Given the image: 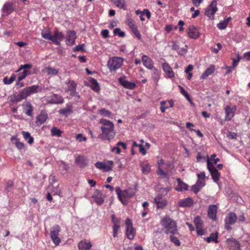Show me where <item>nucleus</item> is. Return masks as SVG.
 <instances>
[{"label":"nucleus","mask_w":250,"mask_h":250,"mask_svg":"<svg viewBox=\"0 0 250 250\" xmlns=\"http://www.w3.org/2000/svg\"><path fill=\"white\" fill-rule=\"evenodd\" d=\"M31 74L30 72L27 70H24L22 72H20L18 75V82L17 84H19V83L24 79L26 77Z\"/></svg>","instance_id":"nucleus-34"},{"label":"nucleus","mask_w":250,"mask_h":250,"mask_svg":"<svg viewBox=\"0 0 250 250\" xmlns=\"http://www.w3.org/2000/svg\"><path fill=\"white\" fill-rule=\"evenodd\" d=\"M76 138L80 142H82L83 141H85L86 140V138L83 136L82 134H78Z\"/></svg>","instance_id":"nucleus-61"},{"label":"nucleus","mask_w":250,"mask_h":250,"mask_svg":"<svg viewBox=\"0 0 250 250\" xmlns=\"http://www.w3.org/2000/svg\"><path fill=\"white\" fill-rule=\"evenodd\" d=\"M99 113L104 117L112 118L113 114L111 111L106 109L105 108H102L98 110Z\"/></svg>","instance_id":"nucleus-39"},{"label":"nucleus","mask_w":250,"mask_h":250,"mask_svg":"<svg viewBox=\"0 0 250 250\" xmlns=\"http://www.w3.org/2000/svg\"><path fill=\"white\" fill-rule=\"evenodd\" d=\"M207 168L213 181L217 183L219 180L220 174L208 159L207 160Z\"/></svg>","instance_id":"nucleus-7"},{"label":"nucleus","mask_w":250,"mask_h":250,"mask_svg":"<svg viewBox=\"0 0 250 250\" xmlns=\"http://www.w3.org/2000/svg\"><path fill=\"white\" fill-rule=\"evenodd\" d=\"M218 232H216L215 233H211L210 236L208 237L205 238V239L208 242L210 243L211 241L217 243L218 241Z\"/></svg>","instance_id":"nucleus-33"},{"label":"nucleus","mask_w":250,"mask_h":250,"mask_svg":"<svg viewBox=\"0 0 250 250\" xmlns=\"http://www.w3.org/2000/svg\"><path fill=\"white\" fill-rule=\"evenodd\" d=\"M21 133L23 135V138L28 142V144L32 145L33 143L34 139L31 136L29 132L22 131Z\"/></svg>","instance_id":"nucleus-37"},{"label":"nucleus","mask_w":250,"mask_h":250,"mask_svg":"<svg viewBox=\"0 0 250 250\" xmlns=\"http://www.w3.org/2000/svg\"><path fill=\"white\" fill-rule=\"evenodd\" d=\"M92 198L94 199L96 204L99 205L103 204L104 202L103 195L102 193L98 190H96L95 192L92 195Z\"/></svg>","instance_id":"nucleus-20"},{"label":"nucleus","mask_w":250,"mask_h":250,"mask_svg":"<svg viewBox=\"0 0 250 250\" xmlns=\"http://www.w3.org/2000/svg\"><path fill=\"white\" fill-rule=\"evenodd\" d=\"M111 1L117 7L125 10L126 9V5L125 0H111Z\"/></svg>","instance_id":"nucleus-32"},{"label":"nucleus","mask_w":250,"mask_h":250,"mask_svg":"<svg viewBox=\"0 0 250 250\" xmlns=\"http://www.w3.org/2000/svg\"><path fill=\"white\" fill-rule=\"evenodd\" d=\"M125 235L129 240H133L136 235V230L133 227V224L131 220L127 218L125 220Z\"/></svg>","instance_id":"nucleus-6"},{"label":"nucleus","mask_w":250,"mask_h":250,"mask_svg":"<svg viewBox=\"0 0 250 250\" xmlns=\"http://www.w3.org/2000/svg\"><path fill=\"white\" fill-rule=\"evenodd\" d=\"M32 67V65L30 63H26L23 65H21L19 68V69L17 70V71H20L22 69L27 70L28 69H30Z\"/></svg>","instance_id":"nucleus-56"},{"label":"nucleus","mask_w":250,"mask_h":250,"mask_svg":"<svg viewBox=\"0 0 250 250\" xmlns=\"http://www.w3.org/2000/svg\"><path fill=\"white\" fill-rule=\"evenodd\" d=\"M188 47L187 45H185L184 47L181 48L178 51V53L179 55H184L188 52Z\"/></svg>","instance_id":"nucleus-58"},{"label":"nucleus","mask_w":250,"mask_h":250,"mask_svg":"<svg viewBox=\"0 0 250 250\" xmlns=\"http://www.w3.org/2000/svg\"><path fill=\"white\" fill-rule=\"evenodd\" d=\"M120 225H113V236L114 237H116L118 235V232L120 229Z\"/></svg>","instance_id":"nucleus-55"},{"label":"nucleus","mask_w":250,"mask_h":250,"mask_svg":"<svg viewBox=\"0 0 250 250\" xmlns=\"http://www.w3.org/2000/svg\"><path fill=\"white\" fill-rule=\"evenodd\" d=\"M41 34L42 37L45 39H47L50 41H51V40L52 39V36L51 35L50 32L49 30H42Z\"/></svg>","instance_id":"nucleus-47"},{"label":"nucleus","mask_w":250,"mask_h":250,"mask_svg":"<svg viewBox=\"0 0 250 250\" xmlns=\"http://www.w3.org/2000/svg\"><path fill=\"white\" fill-rule=\"evenodd\" d=\"M15 80V76L13 75H12L9 79H8L7 77L4 78L3 80V82L5 84H10L12 83Z\"/></svg>","instance_id":"nucleus-48"},{"label":"nucleus","mask_w":250,"mask_h":250,"mask_svg":"<svg viewBox=\"0 0 250 250\" xmlns=\"http://www.w3.org/2000/svg\"><path fill=\"white\" fill-rule=\"evenodd\" d=\"M154 202L157 208H163L167 204L166 198L162 194H159L154 198Z\"/></svg>","instance_id":"nucleus-14"},{"label":"nucleus","mask_w":250,"mask_h":250,"mask_svg":"<svg viewBox=\"0 0 250 250\" xmlns=\"http://www.w3.org/2000/svg\"><path fill=\"white\" fill-rule=\"evenodd\" d=\"M228 247L231 250H240V245L238 241L235 238H228L226 241Z\"/></svg>","instance_id":"nucleus-12"},{"label":"nucleus","mask_w":250,"mask_h":250,"mask_svg":"<svg viewBox=\"0 0 250 250\" xmlns=\"http://www.w3.org/2000/svg\"><path fill=\"white\" fill-rule=\"evenodd\" d=\"M177 181L178 184L175 188V190L176 191L183 192L188 190V186L187 184L182 181L180 178H177Z\"/></svg>","instance_id":"nucleus-24"},{"label":"nucleus","mask_w":250,"mask_h":250,"mask_svg":"<svg viewBox=\"0 0 250 250\" xmlns=\"http://www.w3.org/2000/svg\"><path fill=\"white\" fill-rule=\"evenodd\" d=\"M90 83L91 84V88L95 92H98L99 91L100 86L96 79L91 78L90 80Z\"/></svg>","instance_id":"nucleus-36"},{"label":"nucleus","mask_w":250,"mask_h":250,"mask_svg":"<svg viewBox=\"0 0 250 250\" xmlns=\"http://www.w3.org/2000/svg\"><path fill=\"white\" fill-rule=\"evenodd\" d=\"M157 164L158 165V167L157 173L160 176H161L162 178H167L168 177L167 173L164 171L163 170L162 168L161 167V166L162 165L164 164V160L161 159L158 160Z\"/></svg>","instance_id":"nucleus-26"},{"label":"nucleus","mask_w":250,"mask_h":250,"mask_svg":"<svg viewBox=\"0 0 250 250\" xmlns=\"http://www.w3.org/2000/svg\"><path fill=\"white\" fill-rule=\"evenodd\" d=\"M111 219H112V221L113 223V225H116L117 226L120 225H119V222H120L118 218H116L114 214L111 215Z\"/></svg>","instance_id":"nucleus-64"},{"label":"nucleus","mask_w":250,"mask_h":250,"mask_svg":"<svg viewBox=\"0 0 250 250\" xmlns=\"http://www.w3.org/2000/svg\"><path fill=\"white\" fill-rule=\"evenodd\" d=\"M33 108L29 102H26L24 108V112L28 116L32 117Z\"/></svg>","instance_id":"nucleus-31"},{"label":"nucleus","mask_w":250,"mask_h":250,"mask_svg":"<svg viewBox=\"0 0 250 250\" xmlns=\"http://www.w3.org/2000/svg\"><path fill=\"white\" fill-rule=\"evenodd\" d=\"M217 211V207L215 205H209L208 211V217L212 220L214 221L216 219V213Z\"/></svg>","instance_id":"nucleus-19"},{"label":"nucleus","mask_w":250,"mask_h":250,"mask_svg":"<svg viewBox=\"0 0 250 250\" xmlns=\"http://www.w3.org/2000/svg\"><path fill=\"white\" fill-rule=\"evenodd\" d=\"M52 39L51 40L56 45H59L60 42L64 38L63 34L61 32L56 30L54 32L53 36H52Z\"/></svg>","instance_id":"nucleus-17"},{"label":"nucleus","mask_w":250,"mask_h":250,"mask_svg":"<svg viewBox=\"0 0 250 250\" xmlns=\"http://www.w3.org/2000/svg\"><path fill=\"white\" fill-rule=\"evenodd\" d=\"M47 118L48 115L46 112L42 111L36 118V124L38 125H41L45 122Z\"/></svg>","instance_id":"nucleus-21"},{"label":"nucleus","mask_w":250,"mask_h":250,"mask_svg":"<svg viewBox=\"0 0 250 250\" xmlns=\"http://www.w3.org/2000/svg\"><path fill=\"white\" fill-rule=\"evenodd\" d=\"M237 220V216L233 212H230L226 217L225 220V228L227 230L231 229L230 225H233Z\"/></svg>","instance_id":"nucleus-9"},{"label":"nucleus","mask_w":250,"mask_h":250,"mask_svg":"<svg viewBox=\"0 0 250 250\" xmlns=\"http://www.w3.org/2000/svg\"><path fill=\"white\" fill-rule=\"evenodd\" d=\"M76 33L74 31H69L67 32L66 44L72 46L74 44L76 39Z\"/></svg>","instance_id":"nucleus-16"},{"label":"nucleus","mask_w":250,"mask_h":250,"mask_svg":"<svg viewBox=\"0 0 250 250\" xmlns=\"http://www.w3.org/2000/svg\"><path fill=\"white\" fill-rule=\"evenodd\" d=\"M124 58L120 57H113L109 59L107 66L110 72L116 71L123 65Z\"/></svg>","instance_id":"nucleus-4"},{"label":"nucleus","mask_w":250,"mask_h":250,"mask_svg":"<svg viewBox=\"0 0 250 250\" xmlns=\"http://www.w3.org/2000/svg\"><path fill=\"white\" fill-rule=\"evenodd\" d=\"M215 157H216V154H213L211 155L210 158V160L213 162V163H212L213 164V165L216 164L218 162H219L220 160L219 158H216Z\"/></svg>","instance_id":"nucleus-63"},{"label":"nucleus","mask_w":250,"mask_h":250,"mask_svg":"<svg viewBox=\"0 0 250 250\" xmlns=\"http://www.w3.org/2000/svg\"><path fill=\"white\" fill-rule=\"evenodd\" d=\"M46 100L47 103L48 104H61L64 101L62 96L56 94H52L50 96H48Z\"/></svg>","instance_id":"nucleus-10"},{"label":"nucleus","mask_w":250,"mask_h":250,"mask_svg":"<svg viewBox=\"0 0 250 250\" xmlns=\"http://www.w3.org/2000/svg\"><path fill=\"white\" fill-rule=\"evenodd\" d=\"M88 160L87 158L81 155H78L75 160V164L82 168L85 167L88 164Z\"/></svg>","instance_id":"nucleus-13"},{"label":"nucleus","mask_w":250,"mask_h":250,"mask_svg":"<svg viewBox=\"0 0 250 250\" xmlns=\"http://www.w3.org/2000/svg\"><path fill=\"white\" fill-rule=\"evenodd\" d=\"M43 72L46 73L48 75H57L58 73V70L56 69L47 67L43 70Z\"/></svg>","instance_id":"nucleus-40"},{"label":"nucleus","mask_w":250,"mask_h":250,"mask_svg":"<svg viewBox=\"0 0 250 250\" xmlns=\"http://www.w3.org/2000/svg\"><path fill=\"white\" fill-rule=\"evenodd\" d=\"M135 194V191L131 188L124 190L122 191V199L124 201V199L125 198H130L133 196Z\"/></svg>","instance_id":"nucleus-29"},{"label":"nucleus","mask_w":250,"mask_h":250,"mask_svg":"<svg viewBox=\"0 0 250 250\" xmlns=\"http://www.w3.org/2000/svg\"><path fill=\"white\" fill-rule=\"evenodd\" d=\"M194 222L196 225V227L198 226L199 228L201 227L202 223V220L199 216H197L194 218Z\"/></svg>","instance_id":"nucleus-57"},{"label":"nucleus","mask_w":250,"mask_h":250,"mask_svg":"<svg viewBox=\"0 0 250 250\" xmlns=\"http://www.w3.org/2000/svg\"><path fill=\"white\" fill-rule=\"evenodd\" d=\"M142 170L143 173L147 174L150 170V167L148 164L144 163L141 165Z\"/></svg>","instance_id":"nucleus-46"},{"label":"nucleus","mask_w":250,"mask_h":250,"mask_svg":"<svg viewBox=\"0 0 250 250\" xmlns=\"http://www.w3.org/2000/svg\"><path fill=\"white\" fill-rule=\"evenodd\" d=\"M95 166L97 168L100 170H103V169H104V168L105 167V164L104 163L100 162H97V163H96Z\"/></svg>","instance_id":"nucleus-59"},{"label":"nucleus","mask_w":250,"mask_h":250,"mask_svg":"<svg viewBox=\"0 0 250 250\" xmlns=\"http://www.w3.org/2000/svg\"><path fill=\"white\" fill-rule=\"evenodd\" d=\"M72 106L70 104H67L66 107L59 110V112L61 114L63 115H67L72 112Z\"/></svg>","instance_id":"nucleus-41"},{"label":"nucleus","mask_w":250,"mask_h":250,"mask_svg":"<svg viewBox=\"0 0 250 250\" xmlns=\"http://www.w3.org/2000/svg\"><path fill=\"white\" fill-rule=\"evenodd\" d=\"M217 4V2L216 0H213L205 11V15L208 16L211 20L214 19V15L218 10Z\"/></svg>","instance_id":"nucleus-8"},{"label":"nucleus","mask_w":250,"mask_h":250,"mask_svg":"<svg viewBox=\"0 0 250 250\" xmlns=\"http://www.w3.org/2000/svg\"><path fill=\"white\" fill-rule=\"evenodd\" d=\"M161 224L163 227L164 232L166 234L179 235L176 223L169 217L166 216L163 218L161 220Z\"/></svg>","instance_id":"nucleus-3"},{"label":"nucleus","mask_w":250,"mask_h":250,"mask_svg":"<svg viewBox=\"0 0 250 250\" xmlns=\"http://www.w3.org/2000/svg\"><path fill=\"white\" fill-rule=\"evenodd\" d=\"M142 15H145L147 19H149L151 18V13L147 9H144Z\"/></svg>","instance_id":"nucleus-62"},{"label":"nucleus","mask_w":250,"mask_h":250,"mask_svg":"<svg viewBox=\"0 0 250 250\" xmlns=\"http://www.w3.org/2000/svg\"><path fill=\"white\" fill-rule=\"evenodd\" d=\"M84 45V44H79V45L76 46L73 48V51H75V52L80 51H83L84 50V49H83Z\"/></svg>","instance_id":"nucleus-60"},{"label":"nucleus","mask_w":250,"mask_h":250,"mask_svg":"<svg viewBox=\"0 0 250 250\" xmlns=\"http://www.w3.org/2000/svg\"><path fill=\"white\" fill-rule=\"evenodd\" d=\"M51 135L53 136L60 137L62 132L56 127H53L51 130Z\"/></svg>","instance_id":"nucleus-44"},{"label":"nucleus","mask_w":250,"mask_h":250,"mask_svg":"<svg viewBox=\"0 0 250 250\" xmlns=\"http://www.w3.org/2000/svg\"><path fill=\"white\" fill-rule=\"evenodd\" d=\"M78 248L80 250H90L92 247V244L90 242H85L81 241L78 244Z\"/></svg>","instance_id":"nucleus-30"},{"label":"nucleus","mask_w":250,"mask_h":250,"mask_svg":"<svg viewBox=\"0 0 250 250\" xmlns=\"http://www.w3.org/2000/svg\"><path fill=\"white\" fill-rule=\"evenodd\" d=\"M230 18L229 17L226 19H225L223 21H220L217 24V27L221 30H224L226 29L228 25L229 21Z\"/></svg>","instance_id":"nucleus-42"},{"label":"nucleus","mask_w":250,"mask_h":250,"mask_svg":"<svg viewBox=\"0 0 250 250\" xmlns=\"http://www.w3.org/2000/svg\"><path fill=\"white\" fill-rule=\"evenodd\" d=\"M142 62L145 67L149 69H152L153 67V62L146 55H144L142 56Z\"/></svg>","instance_id":"nucleus-25"},{"label":"nucleus","mask_w":250,"mask_h":250,"mask_svg":"<svg viewBox=\"0 0 250 250\" xmlns=\"http://www.w3.org/2000/svg\"><path fill=\"white\" fill-rule=\"evenodd\" d=\"M114 34L118 35L120 37H124L125 36V33L121 30L120 28H115L113 31Z\"/></svg>","instance_id":"nucleus-52"},{"label":"nucleus","mask_w":250,"mask_h":250,"mask_svg":"<svg viewBox=\"0 0 250 250\" xmlns=\"http://www.w3.org/2000/svg\"><path fill=\"white\" fill-rule=\"evenodd\" d=\"M2 10L4 13H6L8 14H11L13 11L12 4L9 2L5 3L3 6Z\"/></svg>","instance_id":"nucleus-35"},{"label":"nucleus","mask_w":250,"mask_h":250,"mask_svg":"<svg viewBox=\"0 0 250 250\" xmlns=\"http://www.w3.org/2000/svg\"><path fill=\"white\" fill-rule=\"evenodd\" d=\"M167 104V102L165 101H162L160 102V110L163 113H164L166 111V110L168 108V106H165V105Z\"/></svg>","instance_id":"nucleus-54"},{"label":"nucleus","mask_w":250,"mask_h":250,"mask_svg":"<svg viewBox=\"0 0 250 250\" xmlns=\"http://www.w3.org/2000/svg\"><path fill=\"white\" fill-rule=\"evenodd\" d=\"M160 73L159 71L156 68L153 69L152 70V74H151V77H152L153 80L154 81V82L155 83H157L160 79Z\"/></svg>","instance_id":"nucleus-38"},{"label":"nucleus","mask_w":250,"mask_h":250,"mask_svg":"<svg viewBox=\"0 0 250 250\" xmlns=\"http://www.w3.org/2000/svg\"><path fill=\"white\" fill-rule=\"evenodd\" d=\"M43 88L38 85H33L26 87L21 89L19 94L13 95L11 97V101L13 103H17L25 99L30 95L41 92Z\"/></svg>","instance_id":"nucleus-1"},{"label":"nucleus","mask_w":250,"mask_h":250,"mask_svg":"<svg viewBox=\"0 0 250 250\" xmlns=\"http://www.w3.org/2000/svg\"><path fill=\"white\" fill-rule=\"evenodd\" d=\"M215 70V67L214 65L211 64L207 68L205 71L203 73V74L201 76V79H205L208 76L212 74Z\"/></svg>","instance_id":"nucleus-28"},{"label":"nucleus","mask_w":250,"mask_h":250,"mask_svg":"<svg viewBox=\"0 0 250 250\" xmlns=\"http://www.w3.org/2000/svg\"><path fill=\"white\" fill-rule=\"evenodd\" d=\"M176 235H178L177 234H170V241L174 243L176 246H180L181 245V243Z\"/></svg>","instance_id":"nucleus-45"},{"label":"nucleus","mask_w":250,"mask_h":250,"mask_svg":"<svg viewBox=\"0 0 250 250\" xmlns=\"http://www.w3.org/2000/svg\"><path fill=\"white\" fill-rule=\"evenodd\" d=\"M164 71L168 75L169 78H172L174 77V73L167 63H164L162 64Z\"/></svg>","instance_id":"nucleus-27"},{"label":"nucleus","mask_w":250,"mask_h":250,"mask_svg":"<svg viewBox=\"0 0 250 250\" xmlns=\"http://www.w3.org/2000/svg\"><path fill=\"white\" fill-rule=\"evenodd\" d=\"M131 30L133 33L134 35L137 38V39L139 40L141 39V35L140 34V32L139 31L137 26L131 29Z\"/></svg>","instance_id":"nucleus-49"},{"label":"nucleus","mask_w":250,"mask_h":250,"mask_svg":"<svg viewBox=\"0 0 250 250\" xmlns=\"http://www.w3.org/2000/svg\"><path fill=\"white\" fill-rule=\"evenodd\" d=\"M122 191H123L121 190V189H120V188L119 187L116 188V192L118 195V198L119 199L120 201L123 204L125 205V201H123V200L122 199V196H123Z\"/></svg>","instance_id":"nucleus-50"},{"label":"nucleus","mask_w":250,"mask_h":250,"mask_svg":"<svg viewBox=\"0 0 250 250\" xmlns=\"http://www.w3.org/2000/svg\"><path fill=\"white\" fill-rule=\"evenodd\" d=\"M126 24L128 26L130 29L136 26L134 21L130 18H128L126 20Z\"/></svg>","instance_id":"nucleus-53"},{"label":"nucleus","mask_w":250,"mask_h":250,"mask_svg":"<svg viewBox=\"0 0 250 250\" xmlns=\"http://www.w3.org/2000/svg\"><path fill=\"white\" fill-rule=\"evenodd\" d=\"M188 34L191 39H196L199 37V33L195 26L192 25L188 27Z\"/></svg>","instance_id":"nucleus-22"},{"label":"nucleus","mask_w":250,"mask_h":250,"mask_svg":"<svg viewBox=\"0 0 250 250\" xmlns=\"http://www.w3.org/2000/svg\"><path fill=\"white\" fill-rule=\"evenodd\" d=\"M193 201L190 197L180 200L178 203V206L182 208H189L192 206Z\"/></svg>","instance_id":"nucleus-18"},{"label":"nucleus","mask_w":250,"mask_h":250,"mask_svg":"<svg viewBox=\"0 0 250 250\" xmlns=\"http://www.w3.org/2000/svg\"><path fill=\"white\" fill-rule=\"evenodd\" d=\"M11 141L14 143L16 147L21 151H25V146L23 143L20 142L19 139L16 137L12 136L11 138Z\"/></svg>","instance_id":"nucleus-23"},{"label":"nucleus","mask_w":250,"mask_h":250,"mask_svg":"<svg viewBox=\"0 0 250 250\" xmlns=\"http://www.w3.org/2000/svg\"><path fill=\"white\" fill-rule=\"evenodd\" d=\"M99 123L102 125L101 127L102 134L99 135V138L102 140L106 138L108 140H112L115 136L114 125L109 120L105 119H101Z\"/></svg>","instance_id":"nucleus-2"},{"label":"nucleus","mask_w":250,"mask_h":250,"mask_svg":"<svg viewBox=\"0 0 250 250\" xmlns=\"http://www.w3.org/2000/svg\"><path fill=\"white\" fill-rule=\"evenodd\" d=\"M236 108L235 106L232 107L229 105H227L224 108L225 113L226 114L225 120L226 121H230L232 118L234 116Z\"/></svg>","instance_id":"nucleus-11"},{"label":"nucleus","mask_w":250,"mask_h":250,"mask_svg":"<svg viewBox=\"0 0 250 250\" xmlns=\"http://www.w3.org/2000/svg\"><path fill=\"white\" fill-rule=\"evenodd\" d=\"M66 84L68 85V90L69 91L76 90L77 87V84L74 81H71L68 80L66 82Z\"/></svg>","instance_id":"nucleus-43"},{"label":"nucleus","mask_w":250,"mask_h":250,"mask_svg":"<svg viewBox=\"0 0 250 250\" xmlns=\"http://www.w3.org/2000/svg\"><path fill=\"white\" fill-rule=\"evenodd\" d=\"M60 168L62 173H65L68 170L69 167L65 163L62 162L60 165Z\"/></svg>","instance_id":"nucleus-51"},{"label":"nucleus","mask_w":250,"mask_h":250,"mask_svg":"<svg viewBox=\"0 0 250 250\" xmlns=\"http://www.w3.org/2000/svg\"><path fill=\"white\" fill-rule=\"evenodd\" d=\"M119 82L125 88L129 89H133L136 85L134 83L128 81L125 76L119 78Z\"/></svg>","instance_id":"nucleus-15"},{"label":"nucleus","mask_w":250,"mask_h":250,"mask_svg":"<svg viewBox=\"0 0 250 250\" xmlns=\"http://www.w3.org/2000/svg\"><path fill=\"white\" fill-rule=\"evenodd\" d=\"M60 231L61 228L58 225H54L50 229V238L56 246L61 243V239L58 236Z\"/></svg>","instance_id":"nucleus-5"}]
</instances>
